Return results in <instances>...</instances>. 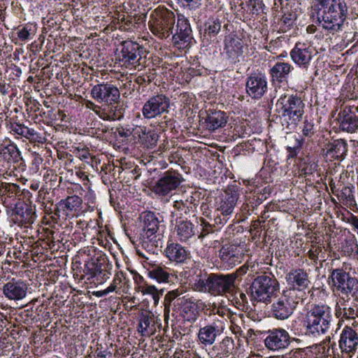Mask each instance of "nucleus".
<instances>
[{
    "instance_id": "38",
    "label": "nucleus",
    "mask_w": 358,
    "mask_h": 358,
    "mask_svg": "<svg viewBox=\"0 0 358 358\" xmlns=\"http://www.w3.org/2000/svg\"><path fill=\"white\" fill-rule=\"evenodd\" d=\"M198 195L187 196L185 199L177 200L173 202V208L180 211H184L185 213H188L190 211H194V209L199 205Z\"/></svg>"
},
{
    "instance_id": "15",
    "label": "nucleus",
    "mask_w": 358,
    "mask_h": 358,
    "mask_svg": "<svg viewBox=\"0 0 358 358\" xmlns=\"http://www.w3.org/2000/svg\"><path fill=\"white\" fill-rule=\"evenodd\" d=\"M170 99L163 94L150 96L143 104L141 109L144 118L150 120L160 116L169 111Z\"/></svg>"
},
{
    "instance_id": "45",
    "label": "nucleus",
    "mask_w": 358,
    "mask_h": 358,
    "mask_svg": "<svg viewBox=\"0 0 358 358\" xmlns=\"http://www.w3.org/2000/svg\"><path fill=\"white\" fill-rule=\"evenodd\" d=\"M141 292L143 295L150 296L153 301L154 306H157L163 295L164 290L158 289L155 285L146 284L141 287Z\"/></svg>"
},
{
    "instance_id": "8",
    "label": "nucleus",
    "mask_w": 358,
    "mask_h": 358,
    "mask_svg": "<svg viewBox=\"0 0 358 358\" xmlns=\"http://www.w3.org/2000/svg\"><path fill=\"white\" fill-rule=\"evenodd\" d=\"M285 279L287 287L284 291L303 301L306 295V290L310 285L309 275L306 271L303 268H293L286 274Z\"/></svg>"
},
{
    "instance_id": "59",
    "label": "nucleus",
    "mask_w": 358,
    "mask_h": 358,
    "mask_svg": "<svg viewBox=\"0 0 358 358\" xmlns=\"http://www.w3.org/2000/svg\"><path fill=\"white\" fill-rule=\"evenodd\" d=\"M315 132V125L313 122L306 120L303 122L302 133L304 136L310 137Z\"/></svg>"
},
{
    "instance_id": "40",
    "label": "nucleus",
    "mask_w": 358,
    "mask_h": 358,
    "mask_svg": "<svg viewBox=\"0 0 358 358\" xmlns=\"http://www.w3.org/2000/svg\"><path fill=\"white\" fill-rule=\"evenodd\" d=\"M209 281L210 274L203 273L201 271H199V273L196 275L195 278L190 280L189 285L194 291L208 292Z\"/></svg>"
},
{
    "instance_id": "31",
    "label": "nucleus",
    "mask_w": 358,
    "mask_h": 358,
    "mask_svg": "<svg viewBox=\"0 0 358 358\" xmlns=\"http://www.w3.org/2000/svg\"><path fill=\"white\" fill-rule=\"evenodd\" d=\"M148 264L150 266L147 268L150 278L155 280L159 283H169L172 281L174 275L171 269L161 264Z\"/></svg>"
},
{
    "instance_id": "58",
    "label": "nucleus",
    "mask_w": 358,
    "mask_h": 358,
    "mask_svg": "<svg viewBox=\"0 0 358 358\" xmlns=\"http://www.w3.org/2000/svg\"><path fill=\"white\" fill-rule=\"evenodd\" d=\"M230 216H225L221 215L220 213H216V215L214 218V227L216 230L220 229L222 227H223L227 221L229 220Z\"/></svg>"
},
{
    "instance_id": "25",
    "label": "nucleus",
    "mask_w": 358,
    "mask_h": 358,
    "mask_svg": "<svg viewBox=\"0 0 358 358\" xmlns=\"http://www.w3.org/2000/svg\"><path fill=\"white\" fill-rule=\"evenodd\" d=\"M292 61L299 67L307 69L313 57V50L305 43H296L290 52Z\"/></svg>"
},
{
    "instance_id": "14",
    "label": "nucleus",
    "mask_w": 358,
    "mask_h": 358,
    "mask_svg": "<svg viewBox=\"0 0 358 358\" xmlns=\"http://www.w3.org/2000/svg\"><path fill=\"white\" fill-rule=\"evenodd\" d=\"M224 330V322L219 319L214 320L200 327L197 333V341L203 346L213 345Z\"/></svg>"
},
{
    "instance_id": "34",
    "label": "nucleus",
    "mask_w": 358,
    "mask_h": 358,
    "mask_svg": "<svg viewBox=\"0 0 358 358\" xmlns=\"http://www.w3.org/2000/svg\"><path fill=\"white\" fill-rule=\"evenodd\" d=\"M164 252L169 260L177 263L184 262L188 256L187 250L178 243H168Z\"/></svg>"
},
{
    "instance_id": "35",
    "label": "nucleus",
    "mask_w": 358,
    "mask_h": 358,
    "mask_svg": "<svg viewBox=\"0 0 358 358\" xmlns=\"http://www.w3.org/2000/svg\"><path fill=\"white\" fill-rule=\"evenodd\" d=\"M326 155L334 159H341L346 155L347 143L343 139H337L326 145Z\"/></svg>"
},
{
    "instance_id": "28",
    "label": "nucleus",
    "mask_w": 358,
    "mask_h": 358,
    "mask_svg": "<svg viewBox=\"0 0 358 358\" xmlns=\"http://www.w3.org/2000/svg\"><path fill=\"white\" fill-rule=\"evenodd\" d=\"M243 41L236 36H228L224 40V53L230 64L239 62V57L243 55Z\"/></svg>"
},
{
    "instance_id": "61",
    "label": "nucleus",
    "mask_w": 358,
    "mask_h": 358,
    "mask_svg": "<svg viewBox=\"0 0 358 358\" xmlns=\"http://www.w3.org/2000/svg\"><path fill=\"white\" fill-rule=\"evenodd\" d=\"M3 192L8 193V196H13V194L19 191V186L13 183H7L3 187Z\"/></svg>"
},
{
    "instance_id": "37",
    "label": "nucleus",
    "mask_w": 358,
    "mask_h": 358,
    "mask_svg": "<svg viewBox=\"0 0 358 358\" xmlns=\"http://www.w3.org/2000/svg\"><path fill=\"white\" fill-rule=\"evenodd\" d=\"M82 203L83 200L78 196H69L65 199H62L59 202L58 209L62 211L63 215L67 216L72 213L79 210Z\"/></svg>"
},
{
    "instance_id": "21",
    "label": "nucleus",
    "mask_w": 358,
    "mask_h": 358,
    "mask_svg": "<svg viewBox=\"0 0 358 358\" xmlns=\"http://www.w3.org/2000/svg\"><path fill=\"white\" fill-rule=\"evenodd\" d=\"M239 194L236 187H228L216 202L215 213L231 216L236 205Z\"/></svg>"
},
{
    "instance_id": "63",
    "label": "nucleus",
    "mask_w": 358,
    "mask_h": 358,
    "mask_svg": "<svg viewBox=\"0 0 358 358\" xmlns=\"http://www.w3.org/2000/svg\"><path fill=\"white\" fill-rule=\"evenodd\" d=\"M250 203L251 204V207L252 210L260 205L264 200V194H260L257 196H254L252 198L250 199Z\"/></svg>"
},
{
    "instance_id": "18",
    "label": "nucleus",
    "mask_w": 358,
    "mask_h": 358,
    "mask_svg": "<svg viewBox=\"0 0 358 358\" xmlns=\"http://www.w3.org/2000/svg\"><path fill=\"white\" fill-rule=\"evenodd\" d=\"M267 80L262 73H252L247 78L245 90L253 99H261L267 91Z\"/></svg>"
},
{
    "instance_id": "43",
    "label": "nucleus",
    "mask_w": 358,
    "mask_h": 358,
    "mask_svg": "<svg viewBox=\"0 0 358 358\" xmlns=\"http://www.w3.org/2000/svg\"><path fill=\"white\" fill-rule=\"evenodd\" d=\"M355 187L352 185H343L338 194L337 198L340 201L346 204H352L355 202L354 195Z\"/></svg>"
},
{
    "instance_id": "64",
    "label": "nucleus",
    "mask_w": 358,
    "mask_h": 358,
    "mask_svg": "<svg viewBox=\"0 0 358 358\" xmlns=\"http://www.w3.org/2000/svg\"><path fill=\"white\" fill-rule=\"evenodd\" d=\"M290 358H306L304 350L302 349H297L290 352Z\"/></svg>"
},
{
    "instance_id": "12",
    "label": "nucleus",
    "mask_w": 358,
    "mask_h": 358,
    "mask_svg": "<svg viewBox=\"0 0 358 358\" xmlns=\"http://www.w3.org/2000/svg\"><path fill=\"white\" fill-rule=\"evenodd\" d=\"M236 273H210L208 293L213 296L233 294L236 290Z\"/></svg>"
},
{
    "instance_id": "57",
    "label": "nucleus",
    "mask_w": 358,
    "mask_h": 358,
    "mask_svg": "<svg viewBox=\"0 0 358 358\" xmlns=\"http://www.w3.org/2000/svg\"><path fill=\"white\" fill-rule=\"evenodd\" d=\"M43 162V158L39 155H34L29 166V172L31 174L36 173Z\"/></svg>"
},
{
    "instance_id": "4",
    "label": "nucleus",
    "mask_w": 358,
    "mask_h": 358,
    "mask_svg": "<svg viewBox=\"0 0 358 358\" xmlns=\"http://www.w3.org/2000/svg\"><path fill=\"white\" fill-rule=\"evenodd\" d=\"M249 289L252 301L268 304L280 292V284L273 275L262 274L253 280Z\"/></svg>"
},
{
    "instance_id": "17",
    "label": "nucleus",
    "mask_w": 358,
    "mask_h": 358,
    "mask_svg": "<svg viewBox=\"0 0 358 358\" xmlns=\"http://www.w3.org/2000/svg\"><path fill=\"white\" fill-rule=\"evenodd\" d=\"M264 345L269 350H283L290 345L289 334L286 330L281 328L269 330L264 339Z\"/></svg>"
},
{
    "instance_id": "3",
    "label": "nucleus",
    "mask_w": 358,
    "mask_h": 358,
    "mask_svg": "<svg viewBox=\"0 0 358 358\" xmlns=\"http://www.w3.org/2000/svg\"><path fill=\"white\" fill-rule=\"evenodd\" d=\"M282 125L294 129L304 114L305 103L297 94H282L275 103Z\"/></svg>"
},
{
    "instance_id": "10",
    "label": "nucleus",
    "mask_w": 358,
    "mask_h": 358,
    "mask_svg": "<svg viewBox=\"0 0 358 358\" xmlns=\"http://www.w3.org/2000/svg\"><path fill=\"white\" fill-rule=\"evenodd\" d=\"M159 214L148 211L145 213L143 219V229L141 233V237L143 240V245L150 241L156 246L158 245V241L161 240L162 234L164 231V226L161 224L162 220H159Z\"/></svg>"
},
{
    "instance_id": "16",
    "label": "nucleus",
    "mask_w": 358,
    "mask_h": 358,
    "mask_svg": "<svg viewBox=\"0 0 358 358\" xmlns=\"http://www.w3.org/2000/svg\"><path fill=\"white\" fill-rule=\"evenodd\" d=\"M90 94L99 103H117L120 96L118 88L108 82L94 85Z\"/></svg>"
},
{
    "instance_id": "23",
    "label": "nucleus",
    "mask_w": 358,
    "mask_h": 358,
    "mask_svg": "<svg viewBox=\"0 0 358 358\" xmlns=\"http://www.w3.org/2000/svg\"><path fill=\"white\" fill-rule=\"evenodd\" d=\"M244 255V248L240 245H225L219 251L220 259L229 267L241 263Z\"/></svg>"
},
{
    "instance_id": "48",
    "label": "nucleus",
    "mask_w": 358,
    "mask_h": 358,
    "mask_svg": "<svg viewBox=\"0 0 358 358\" xmlns=\"http://www.w3.org/2000/svg\"><path fill=\"white\" fill-rule=\"evenodd\" d=\"M11 129L16 134L24 136L28 139L34 138L36 134V132L34 129L29 128L24 124L19 123L12 124Z\"/></svg>"
},
{
    "instance_id": "11",
    "label": "nucleus",
    "mask_w": 358,
    "mask_h": 358,
    "mask_svg": "<svg viewBox=\"0 0 358 358\" xmlns=\"http://www.w3.org/2000/svg\"><path fill=\"white\" fill-rule=\"evenodd\" d=\"M299 301H301L283 290L281 296L271 304V313L277 320H287L293 314Z\"/></svg>"
},
{
    "instance_id": "56",
    "label": "nucleus",
    "mask_w": 358,
    "mask_h": 358,
    "mask_svg": "<svg viewBox=\"0 0 358 358\" xmlns=\"http://www.w3.org/2000/svg\"><path fill=\"white\" fill-rule=\"evenodd\" d=\"M178 3L189 10H194L201 5V0H178Z\"/></svg>"
},
{
    "instance_id": "1",
    "label": "nucleus",
    "mask_w": 358,
    "mask_h": 358,
    "mask_svg": "<svg viewBox=\"0 0 358 358\" xmlns=\"http://www.w3.org/2000/svg\"><path fill=\"white\" fill-rule=\"evenodd\" d=\"M348 13L344 0H315L310 6V17L322 29L331 34L341 30Z\"/></svg>"
},
{
    "instance_id": "47",
    "label": "nucleus",
    "mask_w": 358,
    "mask_h": 358,
    "mask_svg": "<svg viewBox=\"0 0 358 358\" xmlns=\"http://www.w3.org/2000/svg\"><path fill=\"white\" fill-rule=\"evenodd\" d=\"M108 112L102 113L100 117L104 120H120L122 117V108H118L115 103H107Z\"/></svg>"
},
{
    "instance_id": "44",
    "label": "nucleus",
    "mask_w": 358,
    "mask_h": 358,
    "mask_svg": "<svg viewBox=\"0 0 358 358\" xmlns=\"http://www.w3.org/2000/svg\"><path fill=\"white\" fill-rule=\"evenodd\" d=\"M36 33V25L30 23L19 27L17 31L19 39L22 42H26L33 38Z\"/></svg>"
},
{
    "instance_id": "33",
    "label": "nucleus",
    "mask_w": 358,
    "mask_h": 358,
    "mask_svg": "<svg viewBox=\"0 0 358 358\" xmlns=\"http://www.w3.org/2000/svg\"><path fill=\"white\" fill-rule=\"evenodd\" d=\"M0 157L7 163H16L22 159L17 145L4 141L0 142Z\"/></svg>"
},
{
    "instance_id": "26",
    "label": "nucleus",
    "mask_w": 358,
    "mask_h": 358,
    "mask_svg": "<svg viewBox=\"0 0 358 358\" xmlns=\"http://www.w3.org/2000/svg\"><path fill=\"white\" fill-rule=\"evenodd\" d=\"M13 215L15 222L20 224H31L36 217V207L26 203H18L13 210Z\"/></svg>"
},
{
    "instance_id": "9",
    "label": "nucleus",
    "mask_w": 358,
    "mask_h": 358,
    "mask_svg": "<svg viewBox=\"0 0 358 358\" xmlns=\"http://www.w3.org/2000/svg\"><path fill=\"white\" fill-rule=\"evenodd\" d=\"M184 180L182 174L171 169L164 172L152 187V191L159 197L171 196Z\"/></svg>"
},
{
    "instance_id": "53",
    "label": "nucleus",
    "mask_w": 358,
    "mask_h": 358,
    "mask_svg": "<svg viewBox=\"0 0 358 358\" xmlns=\"http://www.w3.org/2000/svg\"><path fill=\"white\" fill-rule=\"evenodd\" d=\"M126 280V278L122 272H118L115 274L113 282L107 287L108 292H112L116 291V289L120 287L121 284Z\"/></svg>"
},
{
    "instance_id": "36",
    "label": "nucleus",
    "mask_w": 358,
    "mask_h": 358,
    "mask_svg": "<svg viewBox=\"0 0 358 358\" xmlns=\"http://www.w3.org/2000/svg\"><path fill=\"white\" fill-rule=\"evenodd\" d=\"M156 320L154 315L151 313H143L139 317L138 325V331L142 336H150L156 331Z\"/></svg>"
},
{
    "instance_id": "49",
    "label": "nucleus",
    "mask_w": 358,
    "mask_h": 358,
    "mask_svg": "<svg viewBox=\"0 0 358 358\" xmlns=\"http://www.w3.org/2000/svg\"><path fill=\"white\" fill-rule=\"evenodd\" d=\"M142 135H140L143 143L148 148H152L156 145L158 141V135L153 131L146 132L145 129L143 130L141 129Z\"/></svg>"
},
{
    "instance_id": "51",
    "label": "nucleus",
    "mask_w": 358,
    "mask_h": 358,
    "mask_svg": "<svg viewBox=\"0 0 358 358\" xmlns=\"http://www.w3.org/2000/svg\"><path fill=\"white\" fill-rule=\"evenodd\" d=\"M317 164L308 159L301 166V173L305 176L313 175L317 170Z\"/></svg>"
},
{
    "instance_id": "2",
    "label": "nucleus",
    "mask_w": 358,
    "mask_h": 358,
    "mask_svg": "<svg viewBox=\"0 0 358 358\" xmlns=\"http://www.w3.org/2000/svg\"><path fill=\"white\" fill-rule=\"evenodd\" d=\"M331 308L327 304H313L303 317L304 335L317 338L325 334L334 321Z\"/></svg>"
},
{
    "instance_id": "42",
    "label": "nucleus",
    "mask_w": 358,
    "mask_h": 358,
    "mask_svg": "<svg viewBox=\"0 0 358 358\" xmlns=\"http://www.w3.org/2000/svg\"><path fill=\"white\" fill-rule=\"evenodd\" d=\"M221 22L217 17H210L204 24V36H215L220 31Z\"/></svg>"
},
{
    "instance_id": "62",
    "label": "nucleus",
    "mask_w": 358,
    "mask_h": 358,
    "mask_svg": "<svg viewBox=\"0 0 358 358\" xmlns=\"http://www.w3.org/2000/svg\"><path fill=\"white\" fill-rule=\"evenodd\" d=\"M85 200L87 201L88 203H91L93 206L89 205V208H91V210H94V204H95V199H96V195L94 191L92 189H90L85 196Z\"/></svg>"
},
{
    "instance_id": "19",
    "label": "nucleus",
    "mask_w": 358,
    "mask_h": 358,
    "mask_svg": "<svg viewBox=\"0 0 358 358\" xmlns=\"http://www.w3.org/2000/svg\"><path fill=\"white\" fill-rule=\"evenodd\" d=\"M338 346L343 354L347 357H352L358 347V334L352 327L345 326L341 334Z\"/></svg>"
},
{
    "instance_id": "7",
    "label": "nucleus",
    "mask_w": 358,
    "mask_h": 358,
    "mask_svg": "<svg viewBox=\"0 0 358 358\" xmlns=\"http://www.w3.org/2000/svg\"><path fill=\"white\" fill-rule=\"evenodd\" d=\"M176 16L174 13L164 7H158L151 14L148 22L152 33L160 38H166L174 30Z\"/></svg>"
},
{
    "instance_id": "46",
    "label": "nucleus",
    "mask_w": 358,
    "mask_h": 358,
    "mask_svg": "<svg viewBox=\"0 0 358 358\" xmlns=\"http://www.w3.org/2000/svg\"><path fill=\"white\" fill-rule=\"evenodd\" d=\"M341 252L343 255L358 259V244L355 239L346 240L343 244Z\"/></svg>"
},
{
    "instance_id": "32",
    "label": "nucleus",
    "mask_w": 358,
    "mask_h": 358,
    "mask_svg": "<svg viewBox=\"0 0 358 358\" xmlns=\"http://www.w3.org/2000/svg\"><path fill=\"white\" fill-rule=\"evenodd\" d=\"M340 128L348 133L358 129V115L350 108H345L339 113Z\"/></svg>"
},
{
    "instance_id": "55",
    "label": "nucleus",
    "mask_w": 358,
    "mask_h": 358,
    "mask_svg": "<svg viewBox=\"0 0 358 358\" xmlns=\"http://www.w3.org/2000/svg\"><path fill=\"white\" fill-rule=\"evenodd\" d=\"M155 73L151 72L145 74L139 75L135 79V81L139 85H147L155 79Z\"/></svg>"
},
{
    "instance_id": "54",
    "label": "nucleus",
    "mask_w": 358,
    "mask_h": 358,
    "mask_svg": "<svg viewBox=\"0 0 358 358\" xmlns=\"http://www.w3.org/2000/svg\"><path fill=\"white\" fill-rule=\"evenodd\" d=\"M302 144V142L299 139L296 138L293 146H287V158L289 159L296 157L301 149Z\"/></svg>"
},
{
    "instance_id": "27",
    "label": "nucleus",
    "mask_w": 358,
    "mask_h": 358,
    "mask_svg": "<svg viewBox=\"0 0 358 358\" xmlns=\"http://www.w3.org/2000/svg\"><path fill=\"white\" fill-rule=\"evenodd\" d=\"M197 232L198 231L194 224L187 219L176 220L173 234H176L179 241L189 243L195 237Z\"/></svg>"
},
{
    "instance_id": "13",
    "label": "nucleus",
    "mask_w": 358,
    "mask_h": 358,
    "mask_svg": "<svg viewBox=\"0 0 358 358\" xmlns=\"http://www.w3.org/2000/svg\"><path fill=\"white\" fill-rule=\"evenodd\" d=\"M171 34L173 43L178 49L188 48L194 41L189 20L181 14L178 15L176 27Z\"/></svg>"
},
{
    "instance_id": "60",
    "label": "nucleus",
    "mask_w": 358,
    "mask_h": 358,
    "mask_svg": "<svg viewBox=\"0 0 358 358\" xmlns=\"http://www.w3.org/2000/svg\"><path fill=\"white\" fill-rule=\"evenodd\" d=\"M343 317L346 319H355L358 317V310L354 307H344Z\"/></svg>"
},
{
    "instance_id": "30",
    "label": "nucleus",
    "mask_w": 358,
    "mask_h": 358,
    "mask_svg": "<svg viewBox=\"0 0 358 358\" xmlns=\"http://www.w3.org/2000/svg\"><path fill=\"white\" fill-rule=\"evenodd\" d=\"M206 113L205 124L209 131H215L226 125L228 117L224 111L208 110Z\"/></svg>"
},
{
    "instance_id": "6",
    "label": "nucleus",
    "mask_w": 358,
    "mask_h": 358,
    "mask_svg": "<svg viewBox=\"0 0 358 358\" xmlns=\"http://www.w3.org/2000/svg\"><path fill=\"white\" fill-rule=\"evenodd\" d=\"M119 54L120 65L130 70L141 71L145 66L146 50L138 43L124 41Z\"/></svg>"
},
{
    "instance_id": "50",
    "label": "nucleus",
    "mask_w": 358,
    "mask_h": 358,
    "mask_svg": "<svg viewBox=\"0 0 358 358\" xmlns=\"http://www.w3.org/2000/svg\"><path fill=\"white\" fill-rule=\"evenodd\" d=\"M201 232L198 235L199 239H202L206 237L208 234L214 232L215 228L213 224H209L205 219H200Z\"/></svg>"
},
{
    "instance_id": "5",
    "label": "nucleus",
    "mask_w": 358,
    "mask_h": 358,
    "mask_svg": "<svg viewBox=\"0 0 358 358\" xmlns=\"http://www.w3.org/2000/svg\"><path fill=\"white\" fill-rule=\"evenodd\" d=\"M329 285L332 291L343 299H349L350 296L358 297V279L351 276L343 267L330 270Z\"/></svg>"
},
{
    "instance_id": "20",
    "label": "nucleus",
    "mask_w": 358,
    "mask_h": 358,
    "mask_svg": "<svg viewBox=\"0 0 358 358\" xmlns=\"http://www.w3.org/2000/svg\"><path fill=\"white\" fill-rule=\"evenodd\" d=\"M107 258L104 255L97 254L85 260L83 273L90 280L96 276L103 277L106 271Z\"/></svg>"
},
{
    "instance_id": "52",
    "label": "nucleus",
    "mask_w": 358,
    "mask_h": 358,
    "mask_svg": "<svg viewBox=\"0 0 358 358\" xmlns=\"http://www.w3.org/2000/svg\"><path fill=\"white\" fill-rule=\"evenodd\" d=\"M248 6L252 14L255 15L263 13L265 7L263 0H249Z\"/></svg>"
},
{
    "instance_id": "22",
    "label": "nucleus",
    "mask_w": 358,
    "mask_h": 358,
    "mask_svg": "<svg viewBox=\"0 0 358 358\" xmlns=\"http://www.w3.org/2000/svg\"><path fill=\"white\" fill-rule=\"evenodd\" d=\"M198 300L188 294L182 296L181 299L176 301L178 305V308L180 309V314L183 318L190 322H195L199 316V310L198 306Z\"/></svg>"
},
{
    "instance_id": "41",
    "label": "nucleus",
    "mask_w": 358,
    "mask_h": 358,
    "mask_svg": "<svg viewBox=\"0 0 358 358\" xmlns=\"http://www.w3.org/2000/svg\"><path fill=\"white\" fill-rule=\"evenodd\" d=\"M182 294V292L178 289L169 291L166 294L164 299L165 312H169L171 306H173L174 310L178 308V305L176 304V301L181 299L182 296H180V295Z\"/></svg>"
},
{
    "instance_id": "39",
    "label": "nucleus",
    "mask_w": 358,
    "mask_h": 358,
    "mask_svg": "<svg viewBox=\"0 0 358 358\" xmlns=\"http://www.w3.org/2000/svg\"><path fill=\"white\" fill-rule=\"evenodd\" d=\"M234 340L229 337H224L221 342L213 345V351L215 352L216 357L219 358L227 357L234 350Z\"/></svg>"
},
{
    "instance_id": "24",
    "label": "nucleus",
    "mask_w": 358,
    "mask_h": 358,
    "mask_svg": "<svg viewBox=\"0 0 358 358\" xmlns=\"http://www.w3.org/2000/svg\"><path fill=\"white\" fill-rule=\"evenodd\" d=\"M27 290L28 285L26 282L14 278L5 283L2 288L5 297L13 301H20L25 298Z\"/></svg>"
},
{
    "instance_id": "29",
    "label": "nucleus",
    "mask_w": 358,
    "mask_h": 358,
    "mask_svg": "<svg viewBox=\"0 0 358 358\" xmlns=\"http://www.w3.org/2000/svg\"><path fill=\"white\" fill-rule=\"evenodd\" d=\"M294 66L287 62H277L269 70L271 80L273 83L281 84L287 83Z\"/></svg>"
}]
</instances>
